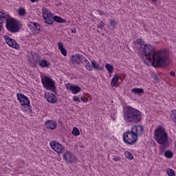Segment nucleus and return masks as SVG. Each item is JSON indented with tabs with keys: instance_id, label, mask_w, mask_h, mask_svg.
<instances>
[{
	"instance_id": "nucleus-1",
	"label": "nucleus",
	"mask_w": 176,
	"mask_h": 176,
	"mask_svg": "<svg viewBox=\"0 0 176 176\" xmlns=\"http://www.w3.org/2000/svg\"><path fill=\"white\" fill-rule=\"evenodd\" d=\"M142 58L144 60L145 63H146V61L147 63L152 62L155 68L170 65L167 51H155V47L151 44H144L142 48Z\"/></svg>"
},
{
	"instance_id": "nucleus-2",
	"label": "nucleus",
	"mask_w": 176,
	"mask_h": 176,
	"mask_svg": "<svg viewBox=\"0 0 176 176\" xmlns=\"http://www.w3.org/2000/svg\"><path fill=\"white\" fill-rule=\"evenodd\" d=\"M144 134V127L142 125H134L131 131H126L122 135L123 141L126 145H134L138 140V135Z\"/></svg>"
},
{
	"instance_id": "nucleus-3",
	"label": "nucleus",
	"mask_w": 176,
	"mask_h": 176,
	"mask_svg": "<svg viewBox=\"0 0 176 176\" xmlns=\"http://www.w3.org/2000/svg\"><path fill=\"white\" fill-rule=\"evenodd\" d=\"M123 118L126 123H138L141 122L142 113L140 110L128 106L124 110Z\"/></svg>"
},
{
	"instance_id": "nucleus-4",
	"label": "nucleus",
	"mask_w": 176,
	"mask_h": 176,
	"mask_svg": "<svg viewBox=\"0 0 176 176\" xmlns=\"http://www.w3.org/2000/svg\"><path fill=\"white\" fill-rule=\"evenodd\" d=\"M154 138L160 145L167 144V141H168V135L166 132V129L162 126L155 129L154 131Z\"/></svg>"
},
{
	"instance_id": "nucleus-5",
	"label": "nucleus",
	"mask_w": 176,
	"mask_h": 176,
	"mask_svg": "<svg viewBox=\"0 0 176 176\" xmlns=\"http://www.w3.org/2000/svg\"><path fill=\"white\" fill-rule=\"evenodd\" d=\"M72 64H77L79 65L80 63L85 65V68L88 69V71H93V67L90 65V62L86 59V57L82 54H76L75 55H72L71 57Z\"/></svg>"
},
{
	"instance_id": "nucleus-6",
	"label": "nucleus",
	"mask_w": 176,
	"mask_h": 176,
	"mask_svg": "<svg viewBox=\"0 0 176 176\" xmlns=\"http://www.w3.org/2000/svg\"><path fill=\"white\" fill-rule=\"evenodd\" d=\"M6 28L9 32L12 34H15L20 31V26H19V21L16 19L11 17L6 22Z\"/></svg>"
},
{
	"instance_id": "nucleus-7",
	"label": "nucleus",
	"mask_w": 176,
	"mask_h": 176,
	"mask_svg": "<svg viewBox=\"0 0 176 176\" xmlns=\"http://www.w3.org/2000/svg\"><path fill=\"white\" fill-rule=\"evenodd\" d=\"M41 82L46 90H50L53 93H56V85H54V81L47 76H45L41 78Z\"/></svg>"
},
{
	"instance_id": "nucleus-8",
	"label": "nucleus",
	"mask_w": 176,
	"mask_h": 176,
	"mask_svg": "<svg viewBox=\"0 0 176 176\" xmlns=\"http://www.w3.org/2000/svg\"><path fill=\"white\" fill-rule=\"evenodd\" d=\"M43 17L44 19V22L46 24H49L50 25H51V24H53L54 15H53V14H52L50 11L46 10V8L43 10Z\"/></svg>"
},
{
	"instance_id": "nucleus-9",
	"label": "nucleus",
	"mask_w": 176,
	"mask_h": 176,
	"mask_svg": "<svg viewBox=\"0 0 176 176\" xmlns=\"http://www.w3.org/2000/svg\"><path fill=\"white\" fill-rule=\"evenodd\" d=\"M50 146L53 151L56 152V153H63V152L65 151L64 146L57 142L56 141L50 142Z\"/></svg>"
},
{
	"instance_id": "nucleus-10",
	"label": "nucleus",
	"mask_w": 176,
	"mask_h": 176,
	"mask_svg": "<svg viewBox=\"0 0 176 176\" xmlns=\"http://www.w3.org/2000/svg\"><path fill=\"white\" fill-rule=\"evenodd\" d=\"M63 160L67 163H74L75 162V155L69 151H66L63 155Z\"/></svg>"
},
{
	"instance_id": "nucleus-11",
	"label": "nucleus",
	"mask_w": 176,
	"mask_h": 176,
	"mask_svg": "<svg viewBox=\"0 0 176 176\" xmlns=\"http://www.w3.org/2000/svg\"><path fill=\"white\" fill-rule=\"evenodd\" d=\"M17 100H19L22 107H25L30 104V99L23 94L18 93L16 94Z\"/></svg>"
},
{
	"instance_id": "nucleus-12",
	"label": "nucleus",
	"mask_w": 176,
	"mask_h": 176,
	"mask_svg": "<svg viewBox=\"0 0 176 176\" xmlns=\"http://www.w3.org/2000/svg\"><path fill=\"white\" fill-rule=\"evenodd\" d=\"M40 60L41 59L39 58V55H38V54L32 52V57L29 59V61L30 64H33L34 67H36Z\"/></svg>"
},
{
	"instance_id": "nucleus-13",
	"label": "nucleus",
	"mask_w": 176,
	"mask_h": 176,
	"mask_svg": "<svg viewBox=\"0 0 176 176\" xmlns=\"http://www.w3.org/2000/svg\"><path fill=\"white\" fill-rule=\"evenodd\" d=\"M45 98L47 101L51 104H56V102H57V97L52 93H45Z\"/></svg>"
},
{
	"instance_id": "nucleus-14",
	"label": "nucleus",
	"mask_w": 176,
	"mask_h": 176,
	"mask_svg": "<svg viewBox=\"0 0 176 176\" xmlns=\"http://www.w3.org/2000/svg\"><path fill=\"white\" fill-rule=\"evenodd\" d=\"M11 18L10 14H6L3 12H0V24L6 23Z\"/></svg>"
},
{
	"instance_id": "nucleus-15",
	"label": "nucleus",
	"mask_w": 176,
	"mask_h": 176,
	"mask_svg": "<svg viewBox=\"0 0 176 176\" xmlns=\"http://www.w3.org/2000/svg\"><path fill=\"white\" fill-rule=\"evenodd\" d=\"M45 126L50 130H54V129L57 127V122H56V121L54 120H47L45 122Z\"/></svg>"
},
{
	"instance_id": "nucleus-16",
	"label": "nucleus",
	"mask_w": 176,
	"mask_h": 176,
	"mask_svg": "<svg viewBox=\"0 0 176 176\" xmlns=\"http://www.w3.org/2000/svg\"><path fill=\"white\" fill-rule=\"evenodd\" d=\"M41 68H49L50 63L46 59H41L38 61Z\"/></svg>"
},
{
	"instance_id": "nucleus-17",
	"label": "nucleus",
	"mask_w": 176,
	"mask_h": 176,
	"mask_svg": "<svg viewBox=\"0 0 176 176\" xmlns=\"http://www.w3.org/2000/svg\"><path fill=\"white\" fill-rule=\"evenodd\" d=\"M118 80H119V76H118V74H115L111 82V87H115V86L118 85Z\"/></svg>"
},
{
	"instance_id": "nucleus-18",
	"label": "nucleus",
	"mask_w": 176,
	"mask_h": 176,
	"mask_svg": "<svg viewBox=\"0 0 176 176\" xmlns=\"http://www.w3.org/2000/svg\"><path fill=\"white\" fill-rule=\"evenodd\" d=\"M5 39H6V42L7 45H8V46H10V47H12V46H13L14 39H12L9 36H5Z\"/></svg>"
},
{
	"instance_id": "nucleus-19",
	"label": "nucleus",
	"mask_w": 176,
	"mask_h": 176,
	"mask_svg": "<svg viewBox=\"0 0 176 176\" xmlns=\"http://www.w3.org/2000/svg\"><path fill=\"white\" fill-rule=\"evenodd\" d=\"M58 46L63 56H67V50L64 48L63 43H61V42L58 43Z\"/></svg>"
},
{
	"instance_id": "nucleus-20",
	"label": "nucleus",
	"mask_w": 176,
	"mask_h": 176,
	"mask_svg": "<svg viewBox=\"0 0 176 176\" xmlns=\"http://www.w3.org/2000/svg\"><path fill=\"white\" fill-rule=\"evenodd\" d=\"M131 92L134 94H144V89L142 88H133L131 89Z\"/></svg>"
},
{
	"instance_id": "nucleus-21",
	"label": "nucleus",
	"mask_w": 176,
	"mask_h": 176,
	"mask_svg": "<svg viewBox=\"0 0 176 176\" xmlns=\"http://www.w3.org/2000/svg\"><path fill=\"white\" fill-rule=\"evenodd\" d=\"M56 23H67V20L60 17L59 16H54V22Z\"/></svg>"
},
{
	"instance_id": "nucleus-22",
	"label": "nucleus",
	"mask_w": 176,
	"mask_h": 176,
	"mask_svg": "<svg viewBox=\"0 0 176 176\" xmlns=\"http://www.w3.org/2000/svg\"><path fill=\"white\" fill-rule=\"evenodd\" d=\"M137 43H138L137 47H138V49H142L144 47V46L145 45H144V43H145V42L143 41V40L142 38L138 39Z\"/></svg>"
},
{
	"instance_id": "nucleus-23",
	"label": "nucleus",
	"mask_w": 176,
	"mask_h": 176,
	"mask_svg": "<svg viewBox=\"0 0 176 176\" xmlns=\"http://www.w3.org/2000/svg\"><path fill=\"white\" fill-rule=\"evenodd\" d=\"M71 89H72V93L73 94H78V93H79V91L82 90V89H80L79 86H73V88H71Z\"/></svg>"
},
{
	"instance_id": "nucleus-24",
	"label": "nucleus",
	"mask_w": 176,
	"mask_h": 176,
	"mask_svg": "<svg viewBox=\"0 0 176 176\" xmlns=\"http://www.w3.org/2000/svg\"><path fill=\"white\" fill-rule=\"evenodd\" d=\"M105 68L108 71L109 74H112V72H113V67L110 64L107 63L105 65Z\"/></svg>"
},
{
	"instance_id": "nucleus-25",
	"label": "nucleus",
	"mask_w": 176,
	"mask_h": 176,
	"mask_svg": "<svg viewBox=\"0 0 176 176\" xmlns=\"http://www.w3.org/2000/svg\"><path fill=\"white\" fill-rule=\"evenodd\" d=\"M31 24L33 25V28L35 30V31H41V25L38 24L37 23H31Z\"/></svg>"
},
{
	"instance_id": "nucleus-26",
	"label": "nucleus",
	"mask_w": 176,
	"mask_h": 176,
	"mask_svg": "<svg viewBox=\"0 0 176 176\" xmlns=\"http://www.w3.org/2000/svg\"><path fill=\"white\" fill-rule=\"evenodd\" d=\"M91 63L94 69H96L97 71H98L99 69H101V67H100V66H98V65H97V63H96L95 60H91Z\"/></svg>"
},
{
	"instance_id": "nucleus-27",
	"label": "nucleus",
	"mask_w": 176,
	"mask_h": 176,
	"mask_svg": "<svg viewBox=\"0 0 176 176\" xmlns=\"http://www.w3.org/2000/svg\"><path fill=\"white\" fill-rule=\"evenodd\" d=\"M164 156L168 159H171L173 157V153L170 151H166L164 152Z\"/></svg>"
},
{
	"instance_id": "nucleus-28",
	"label": "nucleus",
	"mask_w": 176,
	"mask_h": 176,
	"mask_svg": "<svg viewBox=\"0 0 176 176\" xmlns=\"http://www.w3.org/2000/svg\"><path fill=\"white\" fill-rule=\"evenodd\" d=\"M72 134L73 135H74L75 137H78V135H80V133L79 132V129H78V128L76 127H74L73 129V131H72Z\"/></svg>"
},
{
	"instance_id": "nucleus-29",
	"label": "nucleus",
	"mask_w": 176,
	"mask_h": 176,
	"mask_svg": "<svg viewBox=\"0 0 176 176\" xmlns=\"http://www.w3.org/2000/svg\"><path fill=\"white\" fill-rule=\"evenodd\" d=\"M125 156L127 159H129V160H133V159H134L133 154L129 151H126L125 153Z\"/></svg>"
},
{
	"instance_id": "nucleus-30",
	"label": "nucleus",
	"mask_w": 176,
	"mask_h": 176,
	"mask_svg": "<svg viewBox=\"0 0 176 176\" xmlns=\"http://www.w3.org/2000/svg\"><path fill=\"white\" fill-rule=\"evenodd\" d=\"M166 173L168 176H175V172H174V170L171 168L166 170Z\"/></svg>"
},
{
	"instance_id": "nucleus-31",
	"label": "nucleus",
	"mask_w": 176,
	"mask_h": 176,
	"mask_svg": "<svg viewBox=\"0 0 176 176\" xmlns=\"http://www.w3.org/2000/svg\"><path fill=\"white\" fill-rule=\"evenodd\" d=\"M19 16H24L25 14V9L24 8H20L18 10Z\"/></svg>"
},
{
	"instance_id": "nucleus-32",
	"label": "nucleus",
	"mask_w": 176,
	"mask_h": 176,
	"mask_svg": "<svg viewBox=\"0 0 176 176\" xmlns=\"http://www.w3.org/2000/svg\"><path fill=\"white\" fill-rule=\"evenodd\" d=\"M167 146H168V144H167V143L162 144V146L160 147V152L163 153V152H164V150L166 149V148H167Z\"/></svg>"
},
{
	"instance_id": "nucleus-33",
	"label": "nucleus",
	"mask_w": 176,
	"mask_h": 176,
	"mask_svg": "<svg viewBox=\"0 0 176 176\" xmlns=\"http://www.w3.org/2000/svg\"><path fill=\"white\" fill-rule=\"evenodd\" d=\"M109 22L111 27H113V28H115V25H116V21H115V19H109Z\"/></svg>"
},
{
	"instance_id": "nucleus-34",
	"label": "nucleus",
	"mask_w": 176,
	"mask_h": 176,
	"mask_svg": "<svg viewBox=\"0 0 176 176\" xmlns=\"http://www.w3.org/2000/svg\"><path fill=\"white\" fill-rule=\"evenodd\" d=\"M12 47H14V49H19V44L16 42V41L14 40L13 46Z\"/></svg>"
},
{
	"instance_id": "nucleus-35",
	"label": "nucleus",
	"mask_w": 176,
	"mask_h": 176,
	"mask_svg": "<svg viewBox=\"0 0 176 176\" xmlns=\"http://www.w3.org/2000/svg\"><path fill=\"white\" fill-rule=\"evenodd\" d=\"M73 101H74V102H80V100L79 99V97H78V96H74Z\"/></svg>"
},
{
	"instance_id": "nucleus-36",
	"label": "nucleus",
	"mask_w": 176,
	"mask_h": 176,
	"mask_svg": "<svg viewBox=\"0 0 176 176\" xmlns=\"http://www.w3.org/2000/svg\"><path fill=\"white\" fill-rule=\"evenodd\" d=\"M66 88L69 90H71V91H72V88H74V86L72 85L71 84H67Z\"/></svg>"
},
{
	"instance_id": "nucleus-37",
	"label": "nucleus",
	"mask_w": 176,
	"mask_h": 176,
	"mask_svg": "<svg viewBox=\"0 0 176 176\" xmlns=\"http://www.w3.org/2000/svg\"><path fill=\"white\" fill-rule=\"evenodd\" d=\"M105 25V23L102 21H101L100 24L98 25V28H100V30H102V27Z\"/></svg>"
},
{
	"instance_id": "nucleus-38",
	"label": "nucleus",
	"mask_w": 176,
	"mask_h": 176,
	"mask_svg": "<svg viewBox=\"0 0 176 176\" xmlns=\"http://www.w3.org/2000/svg\"><path fill=\"white\" fill-rule=\"evenodd\" d=\"M113 160H114L115 162H120V160H121L120 157H119V156L114 157L113 158Z\"/></svg>"
},
{
	"instance_id": "nucleus-39",
	"label": "nucleus",
	"mask_w": 176,
	"mask_h": 176,
	"mask_svg": "<svg viewBox=\"0 0 176 176\" xmlns=\"http://www.w3.org/2000/svg\"><path fill=\"white\" fill-rule=\"evenodd\" d=\"M80 100L81 101H83V102H87L89 101V100L85 98V96L81 97Z\"/></svg>"
},
{
	"instance_id": "nucleus-40",
	"label": "nucleus",
	"mask_w": 176,
	"mask_h": 176,
	"mask_svg": "<svg viewBox=\"0 0 176 176\" xmlns=\"http://www.w3.org/2000/svg\"><path fill=\"white\" fill-rule=\"evenodd\" d=\"M170 76L174 77V76H175V72H174V71H171L170 73Z\"/></svg>"
},
{
	"instance_id": "nucleus-41",
	"label": "nucleus",
	"mask_w": 176,
	"mask_h": 176,
	"mask_svg": "<svg viewBox=\"0 0 176 176\" xmlns=\"http://www.w3.org/2000/svg\"><path fill=\"white\" fill-rule=\"evenodd\" d=\"M25 105L27 106V108H28V109H29V111H30H30H32V110L31 109L32 107H31V105H30V104H25Z\"/></svg>"
},
{
	"instance_id": "nucleus-42",
	"label": "nucleus",
	"mask_w": 176,
	"mask_h": 176,
	"mask_svg": "<svg viewBox=\"0 0 176 176\" xmlns=\"http://www.w3.org/2000/svg\"><path fill=\"white\" fill-rule=\"evenodd\" d=\"M72 32L73 34H76V30H72Z\"/></svg>"
},
{
	"instance_id": "nucleus-43",
	"label": "nucleus",
	"mask_w": 176,
	"mask_h": 176,
	"mask_svg": "<svg viewBox=\"0 0 176 176\" xmlns=\"http://www.w3.org/2000/svg\"><path fill=\"white\" fill-rule=\"evenodd\" d=\"M32 2V3H34V2H36V1H38V0H30Z\"/></svg>"
},
{
	"instance_id": "nucleus-44",
	"label": "nucleus",
	"mask_w": 176,
	"mask_h": 176,
	"mask_svg": "<svg viewBox=\"0 0 176 176\" xmlns=\"http://www.w3.org/2000/svg\"><path fill=\"white\" fill-rule=\"evenodd\" d=\"M154 78H155V80H157V76L155 75V76H154Z\"/></svg>"
},
{
	"instance_id": "nucleus-45",
	"label": "nucleus",
	"mask_w": 176,
	"mask_h": 176,
	"mask_svg": "<svg viewBox=\"0 0 176 176\" xmlns=\"http://www.w3.org/2000/svg\"><path fill=\"white\" fill-rule=\"evenodd\" d=\"M0 31H2V25L0 24Z\"/></svg>"
},
{
	"instance_id": "nucleus-46",
	"label": "nucleus",
	"mask_w": 176,
	"mask_h": 176,
	"mask_svg": "<svg viewBox=\"0 0 176 176\" xmlns=\"http://www.w3.org/2000/svg\"><path fill=\"white\" fill-rule=\"evenodd\" d=\"M80 148H85V146L81 145V146H80Z\"/></svg>"
},
{
	"instance_id": "nucleus-47",
	"label": "nucleus",
	"mask_w": 176,
	"mask_h": 176,
	"mask_svg": "<svg viewBox=\"0 0 176 176\" xmlns=\"http://www.w3.org/2000/svg\"><path fill=\"white\" fill-rule=\"evenodd\" d=\"M152 2H156L157 0H151Z\"/></svg>"
}]
</instances>
